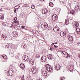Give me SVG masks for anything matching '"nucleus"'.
Returning <instances> with one entry per match:
<instances>
[{"mask_svg":"<svg viewBox=\"0 0 80 80\" xmlns=\"http://www.w3.org/2000/svg\"><path fill=\"white\" fill-rule=\"evenodd\" d=\"M45 66L46 68V70L48 72H52L53 71L52 67L50 66L49 64H46Z\"/></svg>","mask_w":80,"mask_h":80,"instance_id":"obj_1","label":"nucleus"},{"mask_svg":"<svg viewBox=\"0 0 80 80\" xmlns=\"http://www.w3.org/2000/svg\"><path fill=\"white\" fill-rule=\"evenodd\" d=\"M52 21H53L54 22H56V21L58 20V17H57V15L55 14L52 15Z\"/></svg>","mask_w":80,"mask_h":80,"instance_id":"obj_2","label":"nucleus"},{"mask_svg":"<svg viewBox=\"0 0 80 80\" xmlns=\"http://www.w3.org/2000/svg\"><path fill=\"white\" fill-rule=\"evenodd\" d=\"M53 30L55 32H56L57 33H59L60 32V29L57 26H56L54 28Z\"/></svg>","mask_w":80,"mask_h":80,"instance_id":"obj_3","label":"nucleus"},{"mask_svg":"<svg viewBox=\"0 0 80 80\" xmlns=\"http://www.w3.org/2000/svg\"><path fill=\"white\" fill-rule=\"evenodd\" d=\"M72 22V18H70L68 19H66V21L65 22V24L67 23L66 25L67 24H68L69 22L71 23V22Z\"/></svg>","mask_w":80,"mask_h":80,"instance_id":"obj_4","label":"nucleus"},{"mask_svg":"<svg viewBox=\"0 0 80 80\" xmlns=\"http://www.w3.org/2000/svg\"><path fill=\"white\" fill-rule=\"evenodd\" d=\"M31 72L33 74L36 73V72H37V69H36L35 67H33L31 69Z\"/></svg>","mask_w":80,"mask_h":80,"instance_id":"obj_5","label":"nucleus"},{"mask_svg":"<svg viewBox=\"0 0 80 80\" xmlns=\"http://www.w3.org/2000/svg\"><path fill=\"white\" fill-rule=\"evenodd\" d=\"M68 40L70 41V42H72L73 40V38L70 35H68Z\"/></svg>","mask_w":80,"mask_h":80,"instance_id":"obj_6","label":"nucleus"},{"mask_svg":"<svg viewBox=\"0 0 80 80\" xmlns=\"http://www.w3.org/2000/svg\"><path fill=\"white\" fill-rule=\"evenodd\" d=\"M13 72L12 69H9V70H8V75L9 76H12L13 75Z\"/></svg>","mask_w":80,"mask_h":80,"instance_id":"obj_7","label":"nucleus"},{"mask_svg":"<svg viewBox=\"0 0 80 80\" xmlns=\"http://www.w3.org/2000/svg\"><path fill=\"white\" fill-rule=\"evenodd\" d=\"M55 69H56V70H60L61 68L60 65L58 64H57L55 66Z\"/></svg>","mask_w":80,"mask_h":80,"instance_id":"obj_8","label":"nucleus"},{"mask_svg":"<svg viewBox=\"0 0 80 80\" xmlns=\"http://www.w3.org/2000/svg\"><path fill=\"white\" fill-rule=\"evenodd\" d=\"M47 60V57L45 56H42L41 58V61L42 62H45Z\"/></svg>","mask_w":80,"mask_h":80,"instance_id":"obj_9","label":"nucleus"},{"mask_svg":"<svg viewBox=\"0 0 80 80\" xmlns=\"http://www.w3.org/2000/svg\"><path fill=\"white\" fill-rule=\"evenodd\" d=\"M60 35L62 37L65 38L66 37V33L65 32H61L60 33Z\"/></svg>","mask_w":80,"mask_h":80,"instance_id":"obj_10","label":"nucleus"},{"mask_svg":"<svg viewBox=\"0 0 80 80\" xmlns=\"http://www.w3.org/2000/svg\"><path fill=\"white\" fill-rule=\"evenodd\" d=\"M48 12V10H47V9H42V14H45L46 15L47 13Z\"/></svg>","mask_w":80,"mask_h":80,"instance_id":"obj_11","label":"nucleus"},{"mask_svg":"<svg viewBox=\"0 0 80 80\" xmlns=\"http://www.w3.org/2000/svg\"><path fill=\"white\" fill-rule=\"evenodd\" d=\"M42 73L43 76L44 77H46L48 73L46 71H43L42 72Z\"/></svg>","mask_w":80,"mask_h":80,"instance_id":"obj_12","label":"nucleus"},{"mask_svg":"<svg viewBox=\"0 0 80 80\" xmlns=\"http://www.w3.org/2000/svg\"><path fill=\"white\" fill-rule=\"evenodd\" d=\"M23 58H22L23 60H25V61H27L28 60V56H24L23 57Z\"/></svg>","mask_w":80,"mask_h":80,"instance_id":"obj_13","label":"nucleus"},{"mask_svg":"<svg viewBox=\"0 0 80 80\" xmlns=\"http://www.w3.org/2000/svg\"><path fill=\"white\" fill-rule=\"evenodd\" d=\"M7 37V36L5 34H2V39H3V40H5L6 39V38Z\"/></svg>","mask_w":80,"mask_h":80,"instance_id":"obj_14","label":"nucleus"},{"mask_svg":"<svg viewBox=\"0 0 80 80\" xmlns=\"http://www.w3.org/2000/svg\"><path fill=\"white\" fill-rule=\"evenodd\" d=\"M20 67L21 68H23V69L25 68V65L23 63H21V64H20Z\"/></svg>","mask_w":80,"mask_h":80,"instance_id":"obj_15","label":"nucleus"},{"mask_svg":"<svg viewBox=\"0 0 80 80\" xmlns=\"http://www.w3.org/2000/svg\"><path fill=\"white\" fill-rule=\"evenodd\" d=\"M29 63L31 65H33L34 64V61L33 60L31 59L29 61Z\"/></svg>","mask_w":80,"mask_h":80,"instance_id":"obj_16","label":"nucleus"},{"mask_svg":"<svg viewBox=\"0 0 80 80\" xmlns=\"http://www.w3.org/2000/svg\"><path fill=\"white\" fill-rule=\"evenodd\" d=\"M73 27L75 28H77V27H78V23L77 22H75L73 24Z\"/></svg>","mask_w":80,"mask_h":80,"instance_id":"obj_17","label":"nucleus"},{"mask_svg":"<svg viewBox=\"0 0 80 80\" xmlns=\"http://www.w3.org/2000/svg\"><path fill=\"white\" fill-rule=\"evenodd\" d=\"M4 18V15L1 13L0 14V19H1V20H3V18Z\"/></svg>","mask_w":80,"mask_h":80,"instance_id":"obj_18","label":"nucleus"},{"mask_svg":"<svg viewBox=\"0 0 80 80\" xmlns=\"http://www.w3.org/2000/svg\"><path fill=\"white\" fill-rule=\"evenodd\" d=\"M76 32L78 33V34H80V29L78 28H76Z\"/></svg>","mask_w":80,"mask_h":80,"instance_id":"obj_19","label":"nucleus"},{"mask_svg":"<svg viewBox=\"0 0 80 80\" xmlns=\"http://www.w3.org/2000/svg\"><path fill=\"white\" fill-rule=\"evenodd\" d=\"M52 55L51 54H49L48 56V58L49 60H52Z\"/></svg>","mask_w":80,"mask_h":80,"instance_id":"obj_20","label":"nucleus"},{"mask_svg":"<svg viewBox=\"0 0 80 80\" xmlns=\"http://www.w3.org/2000/svg\"><path fill=\"white\" fill-rule=\"evenodd\" d=\"M49 5L50 7H53V2H50L49 4Z\"/></svg>","mask_w":80,"mask_h":80,"instance_id":"obj_21","label":"nucleus"},{"mask_svg":"<svg viewBox=\"0 0 80 80\" xmlns=\"http://www.w3.org/2000/svg\"><path fill=\"white\" fill-rule=\"evenodd\" d=\"M2 57L4 59H5L6 58H7V56H6V55H3L2 56Z\"/></svg>","mask_w":80,"mask_h":80,"instance_id":"obj_22","label":"nucleus"},{"mask_svg":"<svg viewBox=\"0 0 80 80\" xmlns=\"http://www.w3.org/2000/svg\"><path fill=\"white\" fill-rule=\"evenodd\" d=\"M70 13H71L72 15H73V14H74V13H75V11L71 10L70 12Z\"/></svg>","mask_w":80,"mask_h":80,"instance_id":"obj_23","label":"nucleus"},{"mask_svg":"<svg viewBox=\"0 0 80 80\" xmlns=\"http://www.w3.org/2000/svg\"><path fill=\"white\" fill-rule=\"evenodd\" d=\"M43 27H44V28H47V27H48V24L47 23H46L44 25Z\"/></svg>","mask_w":80,"mask_h":80,"instance_id":"obj_24","label":"nucleus"},{"mask_svg":"<svg viewBox=\"0 0 80 80\" xmlns=\"http://www.w3.org/2000/svg\"><path fill=\"white\" fill-rule=\"evenodd\" d=\"M40 54H39L36 55V58H40Z\"/></svg>","mask_w":80,"mask_h":80,"instance_id":"obj_25","label":"nucleus"},{"mask_svg":"<svg viewBox=\"0 0 80 80\" xmlns=\"http://www.w3.org/2000/svg\"><path fill=\"white\" fill-rule=\"evenodd\" d=\"M78 9H79V6L77 5V7H76L75 8V10H78Z\"/></svg>","mask_w":80,"mask_h":80,"instance_id":"obj_26","label":"nucleus"},{"mask_svg":"<svg viewBox=\"0 0 80 80\" xmlns=\"http://www.w3.org/2000/svg\"><path fill=\"white\" fill-rule=\"evenodd\" d=\"M10 46V45L8 44L7 45H6L5 46V48H8V47Z\"/></svg>","mask_w":80,"mask_h":80,"instance_id":"obj_27","label":"nucleus"},{"mask_svg":"<svg viewBox=\"0 0 80 80\" xmlns=\"http://www.w3.org/2000/svg\"><path fill=\"white\" fill-rule=\"evenodd\" d=\"M62 53H63V54H64V55H66V54H67V53L65 51H62Z\"/></svg>","mask_w":80,"mask_h":80,"instance_id":"obj_28","label":"nucleus"},{"mask_svg":"<svg viewBox=\"0 0 80 80\" xmlns=\"http://www.w3.org/2000/svg\"><path fill=\"white\" fill-rule=\"evenodd\" d=\"M31 8L32 9H34L35 8V6L34 5H33L31 6Z\"/></svg>","mask_w":80,"mask_h":80,"instance_id":"obj_29","label":"nucleus"},{"mask_svg":"<svg viewBox=\"0 0 80 80\" xmlns=\"http://www.w3.org/2000/svg\"><path fill=\"white\" fill-rule=\"evenodd\" d=\"M2 25H3V26H6V24H5V22H3L2 23Z\"/></svg>","mask_w":80,"mask_h":80,"instance_id":"obj_30","label":"nucleus"},{"mask_svg":"<svg viewBox=\"0 0 80 80\" xmlns=\"http://www.w3.org/2000/svg\"><path fill=\"white\" fill-rule=\"evenodd\" d=\"M14 12H15V13H16V12H17V9H14Z\"/></svg>","mask_w":80,"mask_h":80,"instance_id":"obj_31","label":"nucleus"},{"mask_svg":"<svg viewBox=\"0 0 80 80\" xmlns=\"http://www.w3.org/2000/svg\"><path fill=\"white\" fill-rule=\"evenodd\" d=\"M22 47L23 48H25L26 47V45H25V44H24L23 45Z\"/></svg>","mask_w":80,"mask_h":80,"instance_id":"obj_32","label":"nucleus"},{"mask_svg":"<svg viewBox=\"0 0 80 80\" xmlns=\"http://www.w3.org/2000/svg\"><path fill=\"white\" fill-rule=\"evenodd\" d=\"M24 7H28V5L27 4H25Z\"/></svg>","mask_w":80,"mask_h":80,"instance_id":"obj_33","label":"nucleus"},{"mask_svg":"<svg viewBox=\"0 0 80 80\" xmlns=\"http://www.w3.org/2000/svg\"><path fill=\"white\" fill-rule=\"evenodd\" d=\"M17 20V18L15 17L14 18V20L16 21Z\"/></svg>","mask_w":80,"mask_h":80,"instance_id":"obj_34","label":"nucleus"},{"mask_svg":"<svg viewBox=\"0 0 80 80\" xmlns=\"http://www.w3.org/2000/svg\"><path fill=\"white\" fill-rule=\"evenodd\" d=\"M15 23H18V21H15L14 22Z\"/></svg>","mask_w":80,"mask_h":80,"instance_id":"obj_35","label":"nucleus"},{"mask_svg":"<svg viewBox=\"0 0 80 80\" xmlns=\"http://www.w3.org/2000/svg\"><path fill=\"white\" fill-rule=\"evenodd\" d=\"M54 47H55V48H57L58 47V46L54 45Z\"/></svg>","mask_w":80,"mask_h":80,"instance_id":"obj_36","label":"nucleus"},{"mask_svg":"<svg viewBox=\"0 0 80 80\" xmlns=\"http://www.w3.org/2000/svg\"><path fill=\"white\" fill-rule=\"evenodd\" d=\"M22 28H25V26H22Z\"/></svg>","mask_w":80,"mask_h":80,"instance_id":"obj_37","label":"nucleus"},{"mask_svg":"<svg viewBox=\"0 0 80 80\" xmlns=\"http://www.w3.org/2000/svg\"><path fill=\"white\" fill-rule=\"evenodd\" d=\"M77 43L78 45H80V42H77Z\"/></svg>","mask_w":80,"mask_h":80,"instance_id":"obj_38","label":"nucleus"},{"mask_svg":"<svg viewBox=\"0 0 80 80\" xmlns=\"http://www.w3.org/2000/svg\"><path fill=\"white\" fill-rule=\"evenodd\" d=\"M11 28H13V27H14V26H13V25H12L11 26Z\"/></svg>","mask_w":80,"mask_h":80,"instance_id":"obj_39","label":"nucleus"},{"mask_svg":"<svg viewBox=\"0 0 80 80\" xmlns=\"http://www.w3.org/2000/svg\"><path fill=\"white\" fill-rule=\"evenodd\" d=\"M54 45H55V43H52V46Z\"/></svg>","mask_w":80,"mask_h":80,"instance_id":"obj_40","label":"nucleus"},{"mask_svg":"<svg viewBox=\"0 0 80 80\" xmlns=\"http://www.w3.org/2000/svg\"><path fill=\"white\" fill-rule=\"evenodd\" d=\"M52 50H53V49H52V48H50V50H51L52 51Z\"/></svg>","mask_w":80,"mask_h":80,"instance_id":"obj_41","label":"nucleus"},{"mask_svg":"<svg viewBox=\"0 0 80 80\" xmlns=\"http://www.w3.org/2000/svg\"><path fill=\"white\" fill-rule=\"evenodd\" d=\"M37 80H42V79L39 78V79H38Z\"/></svg>","mask_w":80,"mask_h":80,"instance_id":"obj_42","label":"nucleus"},{"mask_svg":"<svg viewBox=\"0 0 80 80\" xmlns=\"http://www.w3.org/2000/svg\"><path fill=\"white\" fill-rule=\"evenodd\" d=\"M67 56H69V54H68V53L67 52Z\"/></svg>","mask_w":80,"mask_h":80,"instance_id":"obj_43","label":"nucleus"},{"mask_svg":"<svg viewBox=\"0 0 80 80\" xmlns=\"http://www.w3.org/2000/svg\"><path fill=\"white\" fill-rule=\"evenodd\" d=\"M57 43H58V42H55L54 44H57Z\"/></svg>","mask_w":80,"mask_h":80,"instance_id":"obj_44","label":"nucleus"},{"mask_svg":"<svg viewBox=\"0 0 80 80\" xmlns=\"http://www.w3.org/2000/svg\"><path fill=\"white\" fill-rule=\"evenodd\" d=\"M60 80H63V78H60Z\"/></svg>","mask_w":80,"mask_h":80,"instance_id":"obj_45","label":"nucleus"},{"mask_svg":"<svg viewBox=\"0 0 80 80\" xmlns=\"http://www.w3.org/2000/svg\"><path fill=\"white\" fill-rule=\"evenodd\" d=\"M31 32H33V30L31 31Z\"/></svg>","mask_w":80,"mask_h":80,"instance_id":"obj_46","label":"nucleus"},{"mask_svg":"<svg viewBox=\"0 0 80 80\" xmlns=\"http://www.w3.org/2000/svg\"><path fill=\"white\" fill-rule=\"evenodd\" d=\"M13 28H15V26H14V27H13Z\"/></svg>","mask_w":80,"mask_h":80,"instance_id":"obj_47","label":"nucleus"},{"mask_svg":"<svg viewBox=\"0 0 80 80\" xmlns=\"http://www.w3.org/2000/svg\"><path fill=\"white\" fill-rule=\"evenodd\" d=\"M62 3H63V1H62Z\"/></svg>","mask_w":80,"mask_h":80,"instance_id":"obj_48","label":"nucleus"},{"mask_svg":"<svg viewBox=\"0 0 80 80\" xmlns=\"http://www.w3.org/2000/svg\"><path fill=\"white\" fill-rule=\"evenodd\" d=\"M40 0V1H41V2H42V0Z\"/></svg>","mask_w":80,"mask_h":80,"instance_id":"obj_49","label":"nucleus"},{"mask_svg":"<svg viewBox=\"0 0 80 80\" xmlns=\"http://www.w3.org/2000/svg\"><path fill=\"white\" fill-rule=\"evenodd\" d=\"M70 69H71L72 70V69H71V68H70Z\"/></svg>","mask_w":80,"mask_h":80,"instance_id":"obj_50","label":"nucleus"},{"mask_svg":"<svg viewBox=\"0 0 80 80\" xmlns=\"http://www.w3.org/2000/svg\"><path fill=\"white\" fill-rule=\"evenodd\" d=\"M0 11H2V10H1V9H0Z\"/></svg>","mask_w":80,"mask_h":80,"instance_id":"obj_51","label":"nucleus"},{"mask_svg":"<svg viewBox=\"0 0 80 80\" xmlns=\"http://www.w3.org/2000/svg\"><path fill=\"white\" fill-rule=\"evenodd\" d=\"M2 0V1H3V0Z\"/></svg>","mask_w":80,"mask_h":80,"instance_id":"obj_52","label":"nucleus"},{"mask_svg":"<svg viewBox=\"0 0 80 80\" xmlns=\"http://www.w3.org/2000/svg\"><path fill=\"white\" fill-rule=\"evenodd\" d=\"M20 5L19 6V7H20Z\"/></svg>","mask_w":80,"mask_h":80,"instance_id":"obj_53","label":"nucleus"},{"mask_svg":"<svg viewBox=\"0 0 80 80\" xmlns=\"http://www.w3.org/2000/svg\"><path fill=\"white\" fill-rule=\"evenodd\" d=\"M67 57H68V56H67Z\"/></svg>","mask_w":80,"mask_h":80,"instance_id":"obj_54","label":"nucleus"}]
</instances>
